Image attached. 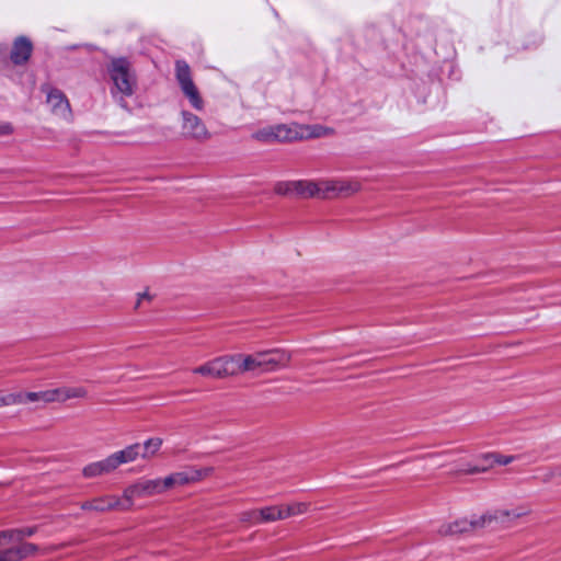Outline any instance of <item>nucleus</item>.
I'll return each mask as SVG.
<instances>
[{
  "label": "nucleus",
  "mask_w": 561,
  "mask_h": 561,
  "mask_svg": "<svg viewBox=\"0 0 561 561\" xmlns=\"http://www.w3.org/2000/svg\"><path fill=\"white\" fill-rule=\"evenodd\" d=\"M12 396H20L21 401L18 404L35 402L38 400L44 402H54L58 400V391L53 389L37 392H19L12 393Z\"/></svg>",
  "instance_id": "nucleus-15"
},
{
  "label": "nucleus",
  "mask_w": 561,
  "mask_h": 561,
  "mask_svg": "<svg viewBox=\"0 0 561 561\" xmlns=\"http://www.w3.org/2000/svg\"><path fill=\"white\" fill-rule=\"evenodd\" d=\"M284 518H288L290 516L304 514L308 505L306 503H293L286 506H282Z\"/></svg>",
  "instance_id": "nucleus-21"
},
{
  "label": "nucleus",
  "mask_w": 561,
  "mask_h": 561,
  "mask_svg": "<svg viewBox=\"0 0 561 561\" xmlns=\"http://www.w3.org/2000/svg\"><path fill=\"white\" fill-rule=\"evenodd\" d=\"M260 524L285 519L282 506H266L257 511Z\"/></svg>",
  "instance_id": "nucleus-18"
},
{
  "label": "nucleus",
  "mask_w": 561,
  "mask_h": 561,
  "mask_svg": "<svg viewBox=\"0 0 561 561\" xmlns=\"http://www.w3.org/2000/svg\"><path fill=\"white\" fill-rule=\"evenodd\" d=\"M20 561L35 554L38 551V546L32 542H21L15 547Z\"/></svg>",
  "instance_id": "nucleus-22"
},
{
  "label": "nucleus",
  "mask_w": 561,
  "mask_h": 561,
  "mask_svg": "<svg viewBox=\"0 0 561 561\" xmlns=\"http://www.w3.org/2000/svg\"><path fill=\"white\" fill-rule=\"evenodd\" d=\"M294 181H278L274 185V192L280 196L294 195Z\"/></svg>",
  "instance_id": "nucleus-23"
},
{
  "label": "nucleus",
  "mask_w": 561,
  "mask_h": 561,
  "mask_svg": "<svg viewBox=\"0 0 561 561\" xmlns=\"http://www.w3.org/2000/svg\"><path fill=\"white\" fill-rule=\"evenodd\" d=\"M231 355L216 357L204 365L195 367L193 374L208 376L211 378H225L234 376V368Z\"/></svg>",
  "instance_id": "nucleus-5"
},
{
  "label": "nucleus",
  "mask_w": 561,
  "mask_h": 561,
  "mask_svg": "<svg viewBox=\"0 0 561 561\" xmlns=\"http://www.w3.org/2000/svg\"><path fill=\"white\" fill-rule=\"evenodd\" d=\"M3 542H7V537H5V533H4V530H1V531H0V546H1Z\"/></svg>",
  "instance_id": "nucleus-33"
},
{
  "label": "nucleus",
  "mask_w": 561,
  "mask_h": 561,
  "mask_svg": "<svg viewBox=\"0 0 561 561\" xmlns=\"http://www.w3.org/2000/svg\"><path fill=\"white\" fill-rule=\"evenodd\" d=\"M162 493L160 478L140 480L124 491V496L131 500L134 496H150Z\"/></svg>",
  "instance_id": "nucleus-9"
},
{
  "label": "nucleus",
  "mask_w": 561,
  "mask_h": 561,
  "mask_svg": "<svg viewBox=\"0 0 561 561\" xmlns=\"http://www.w3.org/2000/svg\"><path fill=\"white\" fill-rule=\"evenodd\" d=\"M302 137L297 124H277L261 128L252 134L253 139L264 144L291 142Z\"/></svg>",
  "instance_id": "nucleus-3"
},
{
  "label": "nucleus",
  "mask_w": 561,
  "mask_h": 561,
  "mask_svg": "<svg viewBox=\"0 0 561 561\" xmlns=\"http://www.w3.org/2000/svg\"><path fill=\"white\" fill-rule=\"evenodd\" d=\"M556 474L561 476V466L559 468H557Z\"/></svg>",
  "instance_id": "nucleus-35"
},
{
  "label": "nucleus",
  "mask_w": 561,
  "mask_h": 561,
  "mask_svg": "<svg viewBox=\"0 0 561 561\" xmlns=\"http://www.w3.org/2000/svg\"><path fill=\"white\" fill-rule=\"evenodd\" d=\"M259 358L261 362V371L266 373L285 367L290 359V355L283 350H270L259 352Z\"/></svg>",
  "instance_id": "nucleus-8"
},
{
  "label": "nucleus",
  "mask_w": 561,
  "mask_h": 561,
  "mask_svg": "<svg viewBox=\"0 0 561 561\" xmlns=\"http://www.w3.org/2000/svg\"><path fill=\"white\" fill-rule=\"evenodd\" d=\"M0 561H20L15 547L0 551Z\"/></svg>",
  "instance_id": "nucleus-26"
},
{
  "label": "nucleus",
  "mask_w": 561,
  "mask_h": 561,
  "mask_svg": "<svg viewBox=\"0 0 561 561\" xmlns=\"http://www.w3.org/2000/svg\"><path fill=\"white\" fill-rule=\"evenodd\" d=\"M493 455H494V465L505 466V465L513 462L516 459L515 456H506V455H502V454H497V453H493Z\"/></svg>",
  "instance_id": "nucleus-30"
},
{
  "label": "nucleus",
  "mask_w": 561,
  "mask_h": 561,
  "mask_svg": "<svg viewBox=\"0 0 561 561\" xmlns=\"http://www.w3.org/2000/svg\"><path fill=\"white\" fill-rule=\"evenodd\" d=\"M234 368V375L239 373H262L261 371V362L259 358V353L252 355H242V354H232L231 355Z\"/></svg>",
  "instance_id": "nucleus-13"
},
{
  "label": "nucleus",
  "mask_w": 561,
  "mask_h": 561,
  "mask_svg": "<svg viewBox=\"0 0 561 561\" xmlns=\"http://www.w3.org/2000/svg\"><path fill=\"white\" fill-rule=\"evenodd\" d=\"M20 401V396H12V393L0 396V408L18 404Z\"/></svg>",
  "instance_id": "nucleus-29"
},
{
  "label": "nucleus",
  "mask_w": 561,
  "mask_h": 561,
  "mask_svg": "<svg viewBox=\"0 0 561 561\" xmlns=\"http://www.w3.org/2000/svg\"><path fill=\"white\" fill-rule=\"evenodd\" d=\"M494 466V455L493 453H484L477 456L473 462H468L461 469V471L473 474L479 472H484Z\"/></svg>",
  "instance_id": "nucleus-14"
},
{
  "label": "nucleus",
  "mask_w": 561,
  "mask_h": 561,
  "mask_svg": "<svg viewBox=\"0 0 561 561\" xmlns=\"http://www.w3.org/2000/svg\"><path fill=\"white\" fill-rule=\"evenodd\" d=\"M145 297H148L147 293L139 294V299H138L137 306L139 305L140 299L145 298Z\"/></svg>",
  "instance_id": "nucleus-34"
},
{
  "label": "nucleus",
  "mask_w": 561,
  "mask_h": 561,
  "mask_svg": "<svg viewBox=\"0 0 561 561\" xmlns=\"http://www.w3.org/2000/svg\"><path fill=\"white\" fill-rule=\"evenodd\" d=\"M175 485H185L194 480L187 472H175L173 473Z\"/></svg>",
  "instance_id": "nucleus-28"
},
{
  "label": "nucleus",
  "mask_w": 561,
  "mask_h": 561,
  "mask_svg": "<svg viewBox=\"0 0 561 561\" xmlns=\"http://www.w3.org/2000/svg\"><path fill=\"white\" fill-rule=\"evenodd\" d=\"M160 484H161V490L162 492H164L165 490L172 488L175 485V481H174V477H173V473L165 477V478H160Z\"/></svg>",
  "instance_id": "nucleus-31"
},
{
  "label": "nucleus",
  "mask_w": 561,
  "mask_h": 561,
  "mask_svg": "<svg viewBox=\"0 0 561 561\" xmlns=\"http://www.w3.org/2000/svg\"><path fill=\"white\" fill-rule=\"evenodd\" d=\"M33 53V43L26 36H18L12 45L10 59L14 66L25 65Z\"/></svg>",
  "instance_id": "nucleus-10"
},
{
  "label": "nucleus",
  "mask_w": 561,
  "mask_h": 561,
  "mask_svg": "<svg viewBox=\"0 0 561 561\" xmlns=\"http://www.w3.org/2000/svg\"><path fill=\"white\" fill-rule=\"evenodd\" d=\"M175 78L183 94L188 99L191 106L196 111H202L204 108V101L192 79L190 66L185 60L175 61Z\"/></svg>",
  "instance_id": "nucleus-4"
},
{
  "label": "nucleus",
  "mask_w": 561,
  "mask_h": 561,
  "mask_svg": "<svg viewBox=\"0 0 561 561\" xmlns=\"http://www.w3.org/2000/svg\"><path fill=\"white\" fill-rule=\"evenodd\" d=\"M294 195L298 197H329L333 195H351L358 191L359 184L346 181H325L322 183H316L308 180H295L294 181Z\"/></svg>",
  "instance_id": "nucleus-2"
},
{
  "label": "nucleus",
  "mask_w": 561,
  "mask_h": 561,
  "mask_svg": "<svg viewBox=\"0 0 561 561\" xmlns=\"http://www.w3.org/2000/svg\"><path fill=\"white\" fill-rule=\"evenodd\" d=\"M182 124L181 130L185 139L206 140L210 134L204 122L190 111L183 110L181 112Z\"/></svg>",
  "instance_id": "nucleus-6"
},
{
  "label": "nucleus",
  "mask_w": 561,
  "mask_h": 561,
  "mask_svg": "<svg viewBox=\"0 0 561 561\" xmlns=\"http://www.w3.org/2000/svg\"><path fill=\"white\" fill-rule=\"evenodd\" d=\"M162 439L158 437L148 438L144 445H141L140 456L142 458H148L154 455L161 447Z\"/></svg>",
  "instance_id": "nucleus-20"
},
{
  "label": "nucleus",
  "mask_w": 561,
  "mask_h": 561,
  "mask_svg": "<svg viewBox=\"0 0 561 561\" xmlns=\"http://www.w3.org/2000/svg\"><path fill=\"white\" fill-rule=\"evenodd\" d=\"M486 519L491 518L486 515H481L479 517L473 516L471 519L460 518L450 524L442 526L439 533L445 536L465 534L472 529L483 527Z\"/></svg>",
  "instance_id": "nucleus-7"
},
{
  "label": "nucleus",
  "mask_w": 561,
  "mask_h": 561,
  "mask_svg": "<svg viewBox=\"0 0 561 561\" xmlns=\"http://www.w3.org/2000/svg\"><path fill=\"white\" fill-rule=\"evenodd\" d=\"M46 101L50 105L51 112L56 115L65 118L71 115L70 103L61 90L53 87L47 89Z\"/></svg>",
  "instance_id": "nucleus-11"
},
{
  "label": "nucleus",
  "mask_w": 561,
  "mask_h": 561,
  "mask_svg": "<svg viewBox=\"0 0 561 561\" xmlns=\"http://www.w3.org/2000/svg\"><path fill=\"white\" fill-rule=\"evenodd\" d=\"M106 69L113 83L111 94L118 96L121 106L127 108L125 98L131 96L137 88V77L130 60L125 56L114 57Z\"/></svg>",
  "instance_id": "nucleus-1"
},
{
  "label": "nucleus",
  "mask_w": 561,
  "mask_h": 561,
  "mask_svg": "<svg viewBox=\"0 0 561 561\" xmlns=\"http://www.w3.org/2000/svg\"><path fill=\"white\" fill-rule=\"evenodd\" d=\"M38 530L37 526H27L22 528L5 529L7 542L21 543L25 538L34 536Z\"/></svg>",
  "instance_id": "nucleus-17"
},
{
  "label": "nucleus",
  "mask_w": 561,
  "mask_h": 561,
  "mask_svg": "<svg viewBox=\"0 0 561 561\" xmlns=\"http://www.w3.org/2000/svg\"><path fill=\"white\" fill-rule=\"evenodd\" d=\"M140 450H141V445L138 444V443L128 445L127 447L122 449V451L124 453L126 459L129 462L134 461L135 459H137V457L140 456Z\"/></svg>",
  "instance_id": "nucleus-25"
},
{
  "label": "nucleus",
  "mask_w": 561,
  "mask_h": 561,
  "mask_svg": "<svg viewBox=\"0 0 561 561\" xmlns=\"http://www.w3.org/2000/svg\"><path fill=\"white\" fill-rule=\"evenodd\" d=\"M58 391L57 401H66L72 398H84L87 390L83 387H71V388H56Z\"/></svg>",
  "instance_id": "nucleus-19"
},
{
  "label": "nucleus",
  "mask_w": 561,
  "mask_h": 561,
  "mask_svg": "<svg viewBox=\"0 0 561 561\" xmlns=\"http://www.w3.org/2000/svg\"><path fill=\"white\" fill-rule=\"evenodd\" d=\"M13 133V126L10 123L0 125V135L8 136Z\"/></svg>",
  "instance_id": "nucleus-32"
},
{
  "label": "nucleus",
  "mask_w": 561,
  "mask_h": 561,
  "mask_svg": "<svg viewBox=\"0 0 561 561\" xmlns=\"http://www.w3.org/2000/svg\"><path fill=\"white\" fill-rule=\"evenodd\" d=\"M107 459L113 471L121 465L129 462L122 450L111 454L110 456H107Z\"/></svg>",
  "instance_id": "nucleus-24"
},
{
  "label": "nucleus",
  "mask_w": 561,
  "mask_h": 561,
  "mask_svg": "<svg viewBox=\"0 0 561 561\" xmlns=\"http://www.w3.org/2000/svg\"><path fill=\"white\" fill-rule=\"evenodd\" d=\"M257 511L259 510H251V511L242 512L241 516H240V519L242 522H248V523H251L253 525H257V524H260V519H259V516H257Z\"/></svg>",
  "instance_id": "nucleus-27"
},
{
  "label": "nucleus",
  "mask_w": 561,
  "mask_h": 561,
  "mask_svg": "<svg viewBox=\"0 0 561 561\" xmlns=\"http://www.w3.org/2000/svg\"><path fill=\"white\" fill-rule=\"evenodd\" d=\"M83 511H94V512H107L116 508H122V502L118 497L112 495H104L100 497L92 499L90 501H85L80 505Z\"/></svg>",
  "instance_id": "nucleus-12"
},
{
  "label": "nucleus",
  "mask_w": 561,
  "mask_h": 561,
  "mask_svg": "<svg viewBox=\"0 0 561 561\" xmlns=\"http://www.w3.org/2000/svg\"><path fill=\"white\" fill-rule=\"evenodd\" d=\"M113 470L106 457L102 460L94 461L84 466L82 474L84 478H95L105 473H110Z\"/></svg>",
  "instance_id": "nucleus-16"
},
{
  "label": "nucleus",
  "mask_w": 561,
  "mask_h": 561,
  "mask_svg": "<svg viewBox=\"0 0 561 561\" xmlns=\"http://www.w3.org/2000/svg\"><path fill=\"white\" fill-rule=\"evenodd\" d=\"M321 134L319 131L312 133V136L319 137Z\"/></svg>",
  "instance_id": "nucleus-36"
}]
</instances>
